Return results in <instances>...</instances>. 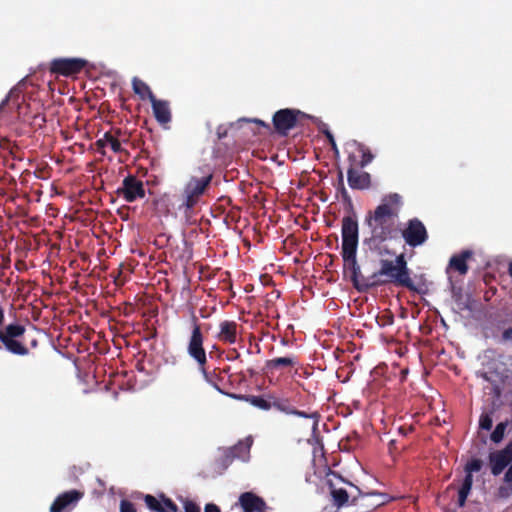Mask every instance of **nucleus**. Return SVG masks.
I'll list each match as a JSON object with an SVG mask.
<instances>
[{"mask_svg": "<svg viewBox=\"0 0 512 512\" xmlns=\"http://www.w3.org/2000/svg\"><path fill=\"white\" fill-rule=\"evenodd\" d=\"M150 103L156 121L166 127L172 119L169 101L153 98Z\"/></svg>", "mask_w": 512, "mask_h": 512, "instance_id": "4be33fe9", "label": "nucleus"}, {"mask_svg": "<svg viewBox=\"0 0 512 512\" xmlns=\"http://www.w3.org/2000/svg\"><path fill=\"white\" fill-rule=\"evenodd\" d=\"M392 321H393V317L391 316V317L389 318V323H392Z\"/></svg>", "mask_w": 512, "mask_h": 512, "instance_id": "de8ad7c7", "label": "nucleus"}, {"mask_svg": "<svg viewBox=\"0 0 512 512\" xmlns=\"http://www.w3.org/2000/svg\"><path fill=\"white\" fill-rule=\"evenodd\" d=\"M223 136H225V133H224V132H221V133H220V132H218V137H219V138H222Z\"/></svg>", "mask_w": 512, "mask_h": 512, "instance_id": "a18cd8bd", "label": "nucleus"}, {"mask_svg": "<svg viewBox=\"0 0 512 512\" xmlns=\"http://www.w3.org/2000/svg\"><path fill=\"white\" fill-rule=\"evenodd\" d=\"M480 471V458L473 457L464 466L465 477L462 480L461 486L458 490V501L459 507H464L466 500L470 494L473 484V472Z\"/></svg>", "mask_w": 512, "mask_h": 512, "instance_id": "ddd939ff", "label": "nucleus"}, {"mask_svg": "<svg viewBox=\"0 0 512 512\" xmlns=\"http://www.w3.org/2000/svg\"><path fill=\"white\" fill-rule=\"evenodd\" d=\"M347 181L353 190H367L371 187V175L368 172L348 168Z\"/></svg>", "mask_w": 512, "mask_h": 512, "instance_id": "aec40b11", "label": "nucleus"}, {"mask_svg": "<svg viewBox=\"0 0 512 512\" xmlns=\"http://www.w3.org/2000/svg\"><path fill=\"white\" fill-rule=\"evenodd\" d=\"M358 222L356 217L345 216L342 219V256L352 257L357 253Z\"/></svg>", "mask_w": 512, "mask_h": 512, "instance_id": "0eeeda50", "label": "nucleus"}, {"mask_svg": "<svg viewBox=\"0 0 512 512\" xmlns=\"http://www.w3.org/2000/svg\"><path fill=\"white\" fill-rule=\"evenodd\" d=\"M95 146L97 147V150L98 152L101 154V155H105V147L106 146V141H104V136L99 138L96 142H95Z\"/></svg>", "mask_w": 512, "mask_h": 512, "instance_id": "e433bc0d", "label": "nucleus"}, {"mask_svg": "<svg viewBox=\"0 0 512 512\" xmlns=\"http://www.w3.org/2000/svg\"><path fill=\"white\" fill-rule=\"evenodd\" d=\"M405 243L410 247L422 246L428 240V231L419 218L409 219L404 229L399 231Z\"/></svg>", "mask_w": 512, "mask_h": 512, "instance_id": "6e6552de", "label": "nucleus"}, {"mask_svg": "<svg viewBox=\"0 0 512 512\" xmlns=\"http://www.w3.org/2000/svg\"><path fill=\"white\" fill-rule=\"evenodd\" d=\"M21 91L19 88H13L6 99L2 102V105L6 103H12L17 108L18 117L25 123H29L33 128L40 129L45 126L46 116L44 113L39 111V104L26 103L24 95H20Z\"/></svg>", "mask_w": 512, "mask_h": 512, "instance_id": "20e7f679", "label": "nucleus"}, {"mask_svg": "<svg viewBox=\"0 0 512 512\" xmlns=\"http://www.w3.org/2000/svg\"><path fill=\"white\" fill-rule=\"evenodd\" d=\"M246 401H248L254 407H257L264 411H268V410L272 409V405H271L272 395H267V396L250 395V396L246 397Z\"/></svg>", "mask_w": 512, "mask_h": 512, "instance_id": "c85d7f7f", "label": "nucleus"}, {"mask_svg": "<svg viewBox=\"0 0 512 512\" xmlns=\"http://www.w3.org/2000/svg\"><path fill=\"white\" fill-rule=\"evenodd\" d=\"M252 444L253 439L251 437H247L244 440L239 441L237 444H235L228 450L231 452L235 459L246 461L249 458Z\"/></svg>", "mask_w": 512, "mask_h": 512, "instance_id": "a878e982", "label": "nucleus"}, {"mask_svg": "<svg viewBox=\"0 0 512 512\" xmlns=\"http://www.w3.org/2000/svg\"><path fill=\"white\" fill-rule=\"evenodd\" d=\"M298 364V357L295 354H288L283 357H275L267 360L264 365V370L266 374H274L277 371H289Z\"/></svg>", "mask_w": 512, "mask_h": 512, "instance_id": "f3484780", "label": "nucleus"}, {"mask_svg": "<svg viewBox=\"0 0 512 512\" xmlns=\"http://www.w3.org/2000/svg\"><path fill=\"white\" fill-rule=\"evenodd\" d=\"M213 179V173L208 167L199 168L185 183L181 194L178 196L180 211L189 215L201 198L207 193Z\"/></svg>", "mask_w": 512, "mask_h": 512, "instance_id": "f03ea898", "label": "nucleus"}, {"mask_svg": "<svg viewBox=\"0 0 512 512\" xmlns=\"http://www.w3.org/2000/svg\"><path fill=\"white\" fill-rule=\"evenodd\" d=\"M504 338L507 340H512V328L510 330L505 331Z\"/></svg>", "mask_w": 512, "mask_h": 512, "instance_id": "79ce46f5", "label": "nucleus"}, {"mask_svg": "<svg viewBox=\"0 0 512 512\" xmlns=\"http://www.w3.org/2000/svg\"><path fill=\"white\" fill-rule=\"evenodd\" d=\"M509 271H510V275L512 276V263L510 264Z\"/></svg>", "mask_w": 512, "mask_h": 512, "instance_id": "49530a36", "label": "nucleus"}, {"mask_svg": "<svg viewBox=\"0 0 512 512\" xmlns=\"http://www.w3.org/2000/svg\"><path fill=\"white\" fill-rule=\"evenodd\" d=\"M254 122L257 123L258 125H261V126L267 128V129L270 128V126L267 123L263 122L262 120L255 119Z\"/></svg>", "mask_w": 512, "mask_h": 512, "instance_id": "37998d69", "label": "nucleus"}, {"mask_svg": "<svg viewBox=\"0 0 512 512\" xmlns=\"http://www.w3.org/2000/svg\"><path fill=\"white\" fill-rule=\"evenodd\" d=\"M458 309L466 312L468 317L478 319L480 315V302L478 298L469 291L461 292L455 299Z\"/></svg>", "mask_w": 512, "mask_h": 512, "instance_id": "dca6fc26", "label": "nucleus"}, {"mask_svg": "<svg viewBox=\"0 0 512 512\" xmlns=\"http://www.w3.org/2000/svg\"><path fill=\"white\" fill-rule=\"evenodd\" d=\"M184 512H201L200 507L191 500L184 502Z\"/></svg>", "mask_w": 512, "mask_h": 512, "instance_id": "f704fd0d", "label": "nucleus"}, {"mask_svg": "<svg viewBox=\"0 0 512 512\" xmlns=\"http://www.w3.org/2000/svg\"><path fill=\"white\" fill-rule=\"evenodd\" d=\"M326 137L331 145V148L332 150L334 151V153L337 155L339 153V150H338V147H337V144H336V141L332 135L331 132L327 131L326 133Z\"/></svg>", "mask_w": 512, "mask_h": 512, "instance_id": "4c0bfd02", "label": "nucleus"}, {"mask_svg": "<svg viewBox=\"0 0 512 512\" xmlns=\"http://www.w3.org/2000/svg\"><path fill=\"white\" fill-rule=\"evenodd\" d=\"M204 512H221V510L216 504L208 503L204 507Z\"/></svg>", "mask_w": 512, "mask_h": 512, "instance_id": "58836bf2", "label": "nucleus"}, {"mask_svg": "<svg viewBox=\"0 0 512 512\" xmlns=\"http://www.w3.org/2000/svg\"><path fill=\"white\" fill-rule=\"evenodd\" d=\"M402 204L398 193H390L382 198L373 211H368L364 224L369 228L370 236L365 238L364 243L371 250H378L387 240L398 237L400 229L397 220Z\"/></svg>", "mask_w": 512, "mask_h": 512, "instance_id": "f257e3e1", "label": "nucleus"}, {"mask_svg": "<svg viewBox=\"0 0 512 512\" xmlns=\"http://www.w3.org/2000/svg\"><path fill=\"white\" fill-rule=\"evenodd\" d=\"M239 325L233 320H224L219 323V331L216 338L226 344H235L237 342Z\"/></svg>", "mask_w": 512, "mask_h": 512, "instance_id": "412c9836", "label": "nucleus"}, {"mask_svg": "<svg viewBox=\"0 0 512 512\" xmlns=\"http://www.w3.org/2000/svg\"><path fill=\"white\" fill-rule=\"evenodd\" d=\"M333 475L342 482L347 483L350 487H352L355 490V492H348L344 488H337L332 482V480H328L330 496L332 498L334 506H336L337 508L345 506L348 503L350 497L352 498V503H355L357 498L362 494L360 489L357 486L353 485L351 482L345 481L340 475L336 473H333Z\"/></svg>", "mask_w": 512, "mask_h": 512, "instance_id": "9b49d317", "label": "nucleus"}, {"mask_svg": "<svg viewBox=\"0 0 512 512\" xmlns=\"http://www.w3.org/2000/svg\"><path fill=\"white\" fill-rule=\"evenodd\" d=\"M338 178H339V185L341 187V194H342V197L345 201H348L350 202L351 199H350V196L344 186V181H343V173L342 171H339V174H338Z\"/></svg>", "mask_w": 512, "mask_h": 512, "instance_id": "72a5a7b5", "label": "nucleus"}, {"mask_svg": "<svg viewBox=\"0 0 512 512\" xmlns=\"http://www.w3.org/2000/svg\"><path fill=\"white\" fill-rule=\"evenodd\" d=\"M304 116L305 114L297 109H280L273 115V127L280 136H287L288 132L296 127L299 117Z\"/></svg>", "mask_w": 512, "mask_h": 512, "instance_id": "1a4fd4ad", "label": "nucleus"}, {"mask_svg": "<svg viewBox=\"0 0 512 512\" xmlns=\"http://www.w3.org/2000/svg\"><path fill=\"white\" fill-rule=\"evenodd\" d=\"M359 154L356 155L354 153H350L348 155V162H349V168L358 169L359 168V160H358Z\"/></svg>", "mask_w": 512, "mask_h": 512, "instance_id": "c9c22d12", "label": "nucleus"}, {"mask_svg": "<svg viewBox=\"0 0 512 512\" xmlns=\"http://www.w3.org/2000/svg\"><path fill=\"white\" fill-rule=\"evenodd\" d=\"M199 372L203 376L204 380L216 388L219 392L224 393L223 390L220 388V382L222 381V377L220 376L221 370L220 369H214L212 371H209L207 368V365L203 366H197Z\"/></svg>", "mask_w": 512, "mask_h": 512, "instance_id": "bb28decb", "label": "nucleus"}, {"mask_svg": "<svg viewBox=\"0 0 512 512\" xmlns=\"http://www.w3.org/2000/svg\"><path fill=\"white\" fill-rule=\"evenodd\" d=\"M473 253L470 250H463L459 254H455L450 258L448 268L458 272L460 275H465L468 272L467 260L472 257Z\"/></svg>", "mask_w": 512, "mask_h": 512, "instance_id": "393cba45", "label": "nucleus"}, {"mask_svg": "<svg viewBox=\"0 0 512 512\" xmlns=\"http://www.w3.org/2000/svg\"><path fill=\"white\" fill-rule=\"evenodd\" d=\"M512 459V443L507 446V448L503 451L497 452L491 455L490 463L491 470L494 475H498L502 472L505 466Z\"/></svg>", "mask_w": 512, "mask_h": 512, "instance_id": "5701e85b", "label": "nucleus"}, {"mask_svg": "<svg viewBox=\"0 0 512 512\" xmlns=\"http://www.w3.org/2000/svg\"><path fill=\"white\" fill-rule=\"evenodd\" d=\"M86 64V60L81 58H55L50 63L49 71L68 77L80 73Z\"/></svg>", "mask_w": 512, "mask_h": 512, "instance_id": "9d476101", "label": "nucleus"}, {"mask_svg": "<svg viewBox=\"0 0 512 512\" xmlns=\"http://www.w3.org/2000/svg\"><path fill=\"white\" fill-rule=\"evenodd\" d=\"M10 266V258L2 256V262L0 263L1 269H7Z\"/></svg>", "mask_w": 512, "mask_h": 512, "instance_id": "ea45409f", "label": "nucleus"}, {"mask_svg": "<svg viewBox=\"0 0 512 512\" xmlns=\"http://www.w3.org/2000/svg\"><path fill=\"white\" fill-rule=\"evenodd\" d=\"M357 152H358L359 157H360V160H359V168L360 169L366 167L374 159V155L363 144H358L357 145Z\"/></svg>", "mask_w": 512, "mask_h": 512, "instance_id": "c756f323", "label": "nucleus"}, {"mask_svg": "<svg viewBox=\"0 0 512 512\" xmlns=\"http://www.w3.org/2000/svg\"><path fill=\"white\" fill-rule=\"evenodd\" d=\"M117 193L126 202L131 203L145 197L144 184L136 176L128 175L123 179L122 186L118 188Z\"/></svg>", "mask_w": 512, "mask_h": 512, "instance_id": "f8f14e48", "label": "nucleus"}, {"mask_svg": "<svg viewBox=\"0 0 512 512\" xmlns=\"http://www.w3.org/2000/svg\"><path fill=\"white\" fill-rule=\"evenodd\" d=\"M345 267L350 271V279L353 286L360 292L368 291L369 289L381 285L380 279H375L374 273L371 276H364L361 273L360 266L357 263L356 254L352 257L342 256Z\"/></svg>", "mask_w": 512, "mask_h": 512, "instance_id": "423d86ee", "label": "nucleus"}, {"mask_svg": "<svg viewBox=\"0 0 512 512\" xmlns=\"http://www.w3.org/2000/svg\"><path fill=\"white\" fill-rule=\"evenodd\" d=\"M271 405L272 408L277 409L278 411L283 412L285 414L296 415L298 417L312 419L313 428H316L318 425L320 419V415L318 412L308 413L305 411L298 410L292 405L291 401L287 398H279L272 396Z\"/></svg>", "mask_w": 512, "mask_h": 512, "instance_id": "2eb2a0df", "label": "nucleus"}, {"mask_svg": "<svg viewBox=\"0 0 512 512\" xmlns=\"http://www.w3.org/2000/svg\"><path fill=\"white\" fill-rule=\"evenodd\" d=\"M505 430H506V423L498 424L491 435V439L495 443L500 442L504 437Z\"/></svg>", "mask_w": 512, "mask_h": 512, "instance_id": "7c9ffc66", "label": "nucleus"}, {"mask_svg": "<svg viewBox=\"0 0 512 512\" xmlns=\"http://www.w3.org/2000/svg\"><path fill=\"white\" fill-rule=\"evenodd\" d=\"M223 136H225V133H224V132H221V133H220V132H218V137H219V138H222Z\"/></svg>", "mask_w": 512, "mask_h": 512, "instance_id": "c03bdc74", "label": "nucleus"}, {"mask_svg": "<svg viewBox=\"0 0 512 512\" xmlns=\"http://www.w3.org/2000/svg\"><path fill=\"white\" fill-rule=\"evenodd\" d=\"M120 512H137L134 503L129 500L123 499L120 502Z\"/></svg>", "mask_w": 512, "mask_h": 512, "instance_id": "2f4dec72", "label": "nucleus"}, {"mask_svg": "<svg viewBox=\"0 0 512 512\" xmlns=\"http://www.w3.org/2000/svg\"><path fill=\"white\" fill-rule=\"evenodd\" d=\"M132 89L141 100L148 99L151 102L153 98H156L150 87L138 77L132 79Z\"/></svg>", "mask_w": 512, "mask_h": 512, "instance_id": "cd10ccee", "label": "nucleus"}, {"mask_svg": "<svg viewBox=\"0 0 512 512\" xmlns=\"http://www.w3.org/2000/svg\"><path fill=\"white\" fill-rule=\"evenodd\" d=\"M146 506L152 512H178V506L165 494L161 493L158 497L146 495L144 497Z\"/></svg>", "mask_w": 512, "mask_h": 512, "instance_id": "6ab92c4d", "label": "nucleus"}, {"mask_svg": "<svg viewBox=\"0 0 512 512\" xmlns=\"http://www.w3.org/2000/svg\"><path fill=\"white\" fill-rule=\"evenodd\" d=\"M234 459L235 458L233 457L231 452L227 449L225 451V454L220 459L221 466L227 468L233 462Z\"/></svg>", "mask_w": 512, "mask_h": 512, "instance_id": "473e14b6", "label": "nucleus"}, {"mask_svg": "<svg viewBox=\"0 0 512 512\" xmlns=\"http://www.w3.org/2000/svg\"><path fill=\"white\" fill-rule=\"evenodd\" d=\"M491 425H492V423L489 419H482V424H481L482 429H490Z\"/></svg>", "mask_w": 512, "mask_h": 512, "instance_id": "a19ab883", "label": "nucleus"}, {"mask_svg": "<svg viewBox=\"0 0 512 512\" xmlns=\"http://www.w3.org/2000/svg\"><path fill=\"white\" fill-rule=\"evenodd\" d=\"M84 492L76 489L59 494L52 502L49 512H71L83 498Z\"/></svg>", "mask_w": 512, "mask_h": 512, "instance_id": "4468645a", "label": "nucleus"}, {"mask_svg": "<svg viewBox=\"0 0 512 512\" xmlns=\"http://www.w3.org/2000/svg\"><path fill=\"white\" fill-rule=\"evenodd\" d=\"M410 269L403 253L396 256L394 260L381 259L380 268L374 272L375 279H380L381 284L392 283L399 287L407 288L413 292H419L414 284Z\"/></svg>", "mask_w": 512, "mask_h": 512, "instance_id": "7ed1b4c3", "label": "nucleus"}, {"mask_svg": "<svg viewBox=\"0 0 512 512\" xmlns=\"http://www.w3.org/2000/svg\"><path fill=\"white\" fill-rule=\"evenodd\" d=\"M192 331L187 342V354L196 362L197 366L208 364L206 350L204 348V335L201 324L196 315H192Z\"/></svg>", "mask_w": 512, "mask_h": 512, "instance_id": "39448f33", "label": "nucleus"}, {"mask_svg": "<svg viewBox=\"0 0 512 512\" xmlns=\"http://www.w3.org/2000/svg\"><path fill=\"white\" fill-rule=\"evenodd\" d=\"M128 139L120 129H112L104 133V141H106V146L110 147V149L114 153H121L124 151L122 148V143L126 142Z\"/></svg>", "mask_w": 512, "mask_h": 512, "instance_id": "b1692460", "label": "nucleus"}, {"mask_svg": "<svg viewBox=\"0 0 512 512\" xmlns=\"http://www.w3.org/2000/svg\"><path fill=\"white\" fill-rule=\"evenodd\" d=\"M238 504L243 512H266L268 509L265 500L253 492H244L238 498Z\"/></svg>", "mask_w": 512, "mask_h": 512, "instance_id": "a211bd4d", "label": "nucleus"}]
</instances>
